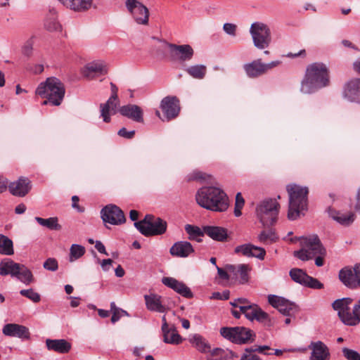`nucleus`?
I'll use <instances>...</instances> for the list:
<instances>
[{
	"instance_id": "obj_1",
	"label": "nucleus",
	"mask_w": 360,
	"mask_h": 360,
	"mask_svg": "<svg viewBox=\"0 0 360 360\" xmlns=\"http://www.w3.org/2000/svg\"><path fill=\"white\" fill-rule=\"evenodd\" d=\"M329 83V70L326 65L316 62L307 65L300 90L304 94H312L328 86Z\"/></svg>"
},
{
	"instance_id": "obj_2",
	"label": "nucleus",
	"mask_w": 360,
	"mask_h": 360,
	"mask_svg": "<svg viewBox=\"0 0 360 360\" xmlns=\"http://www.w3.org/2000/svg\"><path fill=\"white\" fill-rule=\"evenodd\" d=\"M195 199L200 207L214 212H224L229 205L226 193L214 186L200 188L195 195Z\"/></svg>"
},
{
	"instance_id": "obj_3",
	"label": "nucleus",
	"mask_w": 360,
	"mask_h": 360,
	"mask_svg": "<svg viewBox=\"0 0 360 360\" xmlns=\"http://www.w3.org/2000/svg\"><path fill=\"white\" fill-rule=\"evenodd\" d=\"M35 94L42 98H46L41 103L43 105L59 106L64 99L65 89L59 79L51 77L38 85Z\"/></svg>"
},
{
	"instance_id": "obj_4",
	"label": "nucleus",
	"mask_w": 360,
	"mask_h": 360,
	"mask_svg": "<svg viewBox=\"0 0 360 360\" xmlns=\"http://www.w3.org/2000/svg\"><path fill=\"white\" fill-rule=\"evenodd\" d=\"M289 195L288 218L290 220L297 219L301 212L307 209V187L293 184L286 187Z\"/></svg>"
},
{
	"instance_id": "obj_5",
	"label": "nucleus",
	"mask_w": 360,
	"mask_h": 360,
	"mask_svg": "<svg viewBox=\"0 0 360 360\" xmlns=\"http://www.w3.org/2000/svg\"><path fill=\"white\" fill-rule=\"evenodd\" d=\"M134 226L145 236L162 235L167 231L165 220L152 214H146L143 219L134 222Z\"/></svg>"
},
{
	"instance_id": "obj_6",
	"label": "nucleus",
	"mask_w": 360,
	"mask_h": 360,
	"mask_svg": "<svg viewBox=\"0 0 360 360\" xmlns=\"http://www.w3.org/2000/svg\"><path fill=\"white\" fill-rule=\"evenodd\" d=\"M220 335L227 340L237 345L253 342L256 338L255 333L244 326L222 327Z\"/></svg>"
},
{
	"instance_id": "obj_7",
	"label": "nucleus",
	"mask_w": 360,
	"mask_h": 360,
	"mask_svg": "<svg viewBox=\"0 0 360 360\" xmlns=\"http://www.w3.org/2000/svg\"><path fill=\"white\" fill-rule=\"evenodd\" d=\"M280 204L276 199H266L257 205V217L264 226H273L278 219Z\"/></svg>"
},
{
	"instance_id": "obj_8",
	"label": "nucleus",
	"mask_w": 360,
	"mask_h": 360,
	"mask_svg": "<svg viewBox=\"0 0 360 360\" xmlns=\"http://www.w3.org/2000/svg\"><path fill=\"white\" fill-rule=\"evenodd\" d=\"M169 49V60L177 63L183 69L186 68V63L190 61L193 56L194 51L189 44L177 45L163 41Z\"/></svg>"
},
{
	"instance_id": "obj_9",
	"label": "nucleus",
	"mask_w": 360,
	"mask_h": 360,
	"mask_svg": "<svg viewBox=\"0 0 360 360\" xmlns=\"http://www.w3.org/2000/svg\"><path fill=\"white\" fill-rule=\"evenodd\" d=\"M250 32L252 37L254 45L259 49L267 48L271 41V31L269 27L259 22L251 25Z\"/></svg>"
},
{
	"instance_id": "obj_10",
	"label": "nucleus",
	"mask_w": 360,
	"mask_h": 360,
	"mask_svg": "<svg viewBox=\"0 0 360 360\" xmlns=\"http://www.w3.org/2000/svg\"><path fill=\"white\" fill-rule=\"evenodd\" d=\"M240 309L245 317L250 321L255 320L268 328L272 327L274 324V321L270 318L269 315L256 304L240 306Z\"/></svg>"
},
{
	"instance_id": "obj_11",
	"label": "nucleus",
	"mask_w": 360,
	"mask_h": 360,
	"mask_svg": "<svg viewBox=\"0 0 360 360\" xmlns=\"http://www.w3.org/2000/svg\"><path fill=\"white\" fill-rule=\"evenodd\" d=\"M268 302L285 316H295L299 311V307L292 302L278 295H269Z\"/></svg>"
},
{
	"instance_id": "obj_12",
	"label": "nucleus",
	"mask_w": 360,
	"mask_h": 360,
	"mask_svg": "<svg viewBox=\"0 0 360 360\" xmlns=\"http://www.w3.org/2000/svg\"><path fill=\"white\" fill-rule=\"evenodd\" d=\"M125 5L137 24L144 25L148 24L149 11L142 3L137 0H127Z\"/></svg>"
},
{
	"instance_id": "obj_13",
	"label": "nucleus",
	"mask_w": 360,
	"mask_h": 360,
	"mask_svg": "<svg viewBox=\"0 0 360 360\" xmlns=\"http://www.w3.org/2000/svg\"><path fill=\"white\" fill-rule=\"evenodd\" d=\"M111 92L112 94L108 100L105 103L100 105L101 108V117L103 118V122L108 123L110 122V112L112 114H115L117 108L119 105L117 91L118 89L116 85L110 82Z\"/></svg>"
},
{
	"instance_id": "obj_14",
	"label": "nucleus",
	"mask_w": 360,
	"mask_h": 360,
	"mask_svg": "<svg viewBox=\"0 0 360 360\" xmlns=\"http://www.w3.org/2000/svg\"><path fill=\"white\" fill-rule=\"evenodd\" d=\"M280 63L279 60L263 63L261 59H257L244 65V70L249 77L255 78L266 73L269 70L278 66Z\"/></svg>"
},
{
	"instance_id": "obj_15",
	"label": "nucleus",
	"mask_w": 360,
	"mask_h": 360,
	"mask_svg": "<svg viewBox=\"0 0 360 360\" xmlns=\"http://www.w3.org/2000/svg\"><path fill=\"white\" fill-rule=\"evenodd\" d=\"M101 215L105 223L118 225L125 222V217L122 210L115 205H108L101 211Z\"/></svg>"
},
{
	"instance_id": "obj_16",
	"label": "nucleus",
	"mask_w": 360,
	"mask_h": 360,
	"mask_svg": "<svg viewBox=\"0 0 360 360\" xmlns=\"http://www.w3.org/2000/svg\"><path fill=\"white\" fill-rule=\"evenodd\" d=\"M342 95L347 101L360 105V78L354 77L346 82Z\"/></svg>"
},
{
	"instance_id": "obj_17",
	"label": "nucleus",
	"mask_w": 360,
	"mask_h": 360,
	"mask_svg": "<svg viewBox=\"0 0 360 360\" xmlns=\"http://www.w3.org/2000/svg\"><path fill=\"white\" fill-rule=\"evenodd\" d=\"M160 108L167 121L176 117L180 112V102L174 96L165 97L160 103Z\"/></svg>"
},
{
	"instance_id": "obj_18",
	"label": "nucleus",
	"mask_w": 360,
	"mask_h": 360,
	"mask_svg": "<svg viewBox=\"0 0 360 360\" xmlns=\"http://www.w3.org/2000/svg\"><path fill=\"white\" fill-rule=\"evenodd\" d=\"M2 333L6 336L15 337L22 340H30V332L27 327L18 323L5 324Z\"/></svg>"
},
{
	"instance_id": "obj_19",
	"label": "nucleus",
	"mask_w": 360,
	"mask_h": 360,
	"mask_svg": "<svg viewBox=\"0 0 360 360\" xmlns=\"http://www.w3.org/2000/svg\"><path fill=\"white\" fill-rule=\"evenodd\" d=\"M353 300L351 297H343L335 300L332 304V307L335 311H338V315L342 322L347 325V319L350 316L349 305Z\"/></svg>"
},
{
	"instance_id": "obj_20",
	"label": "nucleus",
	"mask_w": 360,
	"mask_h": 360,
	"mask_svg": "<svg viewBox=\"0 0 360 360\" xmlns=\"http://www.w3.org/2000/svg\"><path fill=\"white\" fill-rule=\"evenodd\" d=\"M31 182L25 177H20L8 185L10 193L15 196L24 197L31 189Z\"/></svg>"
},
{
	"instance_id": "obj_21",
	"label": "nucleus",
	"mask_w": 360,
	"mask_h": 360,
	"mask_svg": "<svg viewBox=\"0 0 360 360\" xmlns=\"http://www.w3.org/2000/svg\"><path fill=\"white\" fill-rule=\"evenodd\" d=\"M309 347L311 349L309 360H329V349L323 342H311Z\"/></svg>"
},
{
	"instance_id": "obj_22",
	"label": "nucleus",
	"mask_w": 360,
	"mask_h": 360,
	"mask_svg": "<svg viewBox=\"0 0 360 360\" xmlns=\"http://www.w3.org/2000/svg\"><path fill=\"white\" fill-rule=\"evenodd\" d=\"M119 112L122 115L136 122L143 123L144 121L143 110L137 105L128 104L123 105L120 108Z\"/></svg>"
},
{
	"instance_id": "obj_23",
	"label": "nucleus",
	"mask_w": 360,
	"mask_h": 360,
	"mask_svg": "<svg viewBox=\"0 0 360 360\" xmlns=\"http://www.w3.org/2000/svg\"><path fill=\"white\" fill-rule=\"evenodd\" d=\"M58 1L66 8L78 13L89 11L93 4V0H58Z\"/></svg>"
},
{
	"instance_id": "obj_24",
	"label": "nucleus",
	"mask_w": 360,
	"mask_h": 360,
	"mask_svg": "<svg viewBox=\"0 0 360 360\" xmlns=\"http://www.w3.org/2000/svg\"><path fill=\"white\" fill-rule=\"evenodd\" d=\"M302 243L311 252L312 257L316 255H324L326 254V250L317 236L304 238Z\"/></svg>"
},
{
	"instance_id": "obj_25",
	"label": "nucleus",
	"mask_w": 360,
	"mask_h": 360,
	"mask_svg": "<svg viewBox=\"0 0 360 360\" xmlns=\"http://www.w3.org/2000/svg\"><path fill=\"white\" fill-rule=\"evenodd\" d=\"M193 252L192 245L188 241L176 242L169 250L170 254L177 257H186Z\"/></svg>"
},
{
	"instance_id": "obj_26",
	"label": "nucleus",
	"mask_w": 360,
	"mask_h": 360,
	"mask_svg": "<svg viewBox=\"0 0 360 360\" xmlns=\"http://www.w3.org/2000/svg\"><path fill=\"white\" fill-rule=\"evenodd\" d=\"M204 232L212 240L219 242H224L227 240V229L217 226H203Z\"/></svg>"
},
{
	"instance_id": "obj_27",
	"label": "nucleus",
	"mask_w": 360,
	"mask_h": 360,
	"mask_svg": "<svg viewBox=\"0 0 360 360\" xmlns=\"http://www.w3.org/2000/svg\"><path fill=\"white\" fill-rule=\"evenodd\" d=\"M161 298V296L157 294L146 295L144 300L146 308L151 311L165 312L166 307L162 304Z\"/></svg>"
},
{
	"instance_id": "obj_28",
	"label": "nucleus",
	"mask_w": 360,
	"mask_h": 360,
	"mask_svg": "<svg viewBox=\"0 0 360 360\" xmlns=\"http://www.w3.org/2000/svg\"><path fill=\"white\" fill-rule=\"evenodd\" d=\"M328 212L333 219L343 226L350 225L355 219V214L352 212L342 213L331 207H328Z\"/></svg>"
},
{
	"instance_id": "obj_29",
	"label": "nucleus",
	"mask_w": 360,
	"mask_h": 360,
	"mask_svg": "<svg viewBox=\"0 0 360 360\" xmlns=\"http://www.w3.org/2000/svg\"><path fill=\"white\" fill-rule=\"evenodd\" d=\"M46 345L49 350L60 354H66L71 349V344L64 339L46 340Z\"/></svg>"
},
{
	"instance_id": "obj_30",
	"label": "nucleus",
	"mask_w": 360,
	"mask_h": 360,
	"mask_svg": "<svg viewBox=\"0 0 360 360\" xmlns=\"http://www.w3.org/2000/svg\"><path fill=\"white\" fill-rule=\"evenodd\" d=\"M339 278L347 288L356 289V272L352 268L347 266L342 269L339 272Z\"/></svg>"
},
{
	"instance_id": "obj_31",
	"label": "nucleus",
	"mask_w": 360,
	"mask_h": 360,
	"mask_svg": "<svg viewBox=\"0 0 360 360\" xmlns=\"http://www.w3.org/2000/svg\"><path fill=\"white\" fill-rule=\"evenodd\" d=\"M20 264L14 262L11 259H5L0 262V275H11L15 277L18 275Z\"/></svg>"
},
{
	"instance_id": "obj_32",
	"label": "nucleus",
	"mask_w": 360,
	"mask_h": 360,
	"mask_svg": "<svg viewBox=\"0 0 360 360\" xmlns=\"http://www.w3.org/2000/svg\"><path fill=\"white\" fill-rule=\"evenodd\" d=\"M163 334V341L167 344L172 345H179L181 343L182 338L181 335L178 333L175 327L173 326L167 329L165 332H162Z\"/></svg>"
},
{
	"instance_id": "obj_33",
	"label": "nucleus",
	"mask_w": 360,
	"mask_h": 360,
	"mask_svg": "<svg viewBox=\"0 0 360 360\" xmlns=\"http://www.w3.org/2000/svg\"><path fill=\"white\" fill-rule=\"evenodd\" d=\"M107 68L105 63L102 61H94L90 63H88L85 66V75L86 76H90L92 73L99 74V75H105L107 73Z\"/></svg>"
},
{
	"instance_id": "obj_34",
	"label": "nucleus",
	"mask_w": 360,
	"mask_h": 360,
	"mask_svg": "<svg viewBox=\"0 0 360 360\" xmlns=\"http://www.w3.org/2000/svg\"><path fill=\"white\" fill-rule=\"evenodd\" d=\"M191 342L195 347L202 353H208L211 352V347L208 342L202 335L195 334L191 339Z\"/></svg>"
},
{
	"instance_id": "obj_35",
	"label": "nucleus",
	"mask_w": 360,
	"mask_h": 360,
	"mask_svg": "<svg viewBox=\"0 0 360 360\" xmlns=\"http://www.w3.org/2000/svg\"><path fill=\"white\" fill-rule=\"evenodd\" d=\"M183 70H184L190 76L198 79H203L207 72V68L203 65H195L190 67L186 66Z\"/></svg>"
},
{
	"instance_id": "obj_36",
	"label": "nucleus",
	"mask_w": 360,
	"mask_h": 360,
	"mask_svg": "<svg viewBox=\"0 0 360 360\" xmlns=\"http://www.w3.org/2000/svg\"><path fill=\"white\" fill-rule=\"evenodd\" d=\"M14 253L13 243L8 236L0 234V254L4 255H12Z\"/></svg>"
},
{
	"instance_id": "obj_37",
	"label": "nucleus",
	"mask_w": 360,
	"mask_h": 360,
	"mask_svg": "<svg viewBox=\"0 0 360 360\" xmlns=\"http://www.w3.org/2000/svg\"><path fill=\"white\" fill-rule=\"evenodd\" d=\"M185 231L188 234V239L197 242H201V238L205 234L203 229L201 230L198 226L191 224H186L185 226Z\"/></svg>"
},
{
	"instance_id": "obj_38",
	"label": "nucleus",
	"mask_w": 360,
	"mask_h": 360,
	"mask_svg": "<svg viewBox=\"0 0 360 360\" xmlns=\"http://www.w3.org/2000/svg\"><path fill=\"white\" fill-rule=\"evenodd\" d=\"M35 220L42 226H45L50 230L59 231L61 229V226L58 224L57 217H49L44 219L39 217H36Z\"/></svg>"
},
{
	"instance_id": "obj_39",
	"label": "nucleus",
	"mask_w": 360,
	"mask_h": 360,
	"mask_svg": "<svg viewBox=\"0 0 360 360\" xmlns=\"http://www.w3.org/2000/svg\"><path fill=\"white\" fill-rule=\"evenodd\" d=\"M289 275L293 281L303 286H304V284L307 281V278L309 276L305 271L298 268H293L290 269Z\"/></svg>"
},
{
	"instance_id": "obj_40",
	"label": "nucleus",
	"mask_w": 360,
	"mask_h": 360,
	"mask_svg": "<svg viewBox=\"0 0 360 360\" xmlns=\"http://www.w3.org/2000/svg\"><path fill=\"white\" fill-rule=\"evenodd\" d=\"M278 237L272 229L262 231L258 236V240L264 244L273 243L278 240Z\"/></svg>"
},
{
	"instance_id": "obj_41",
	"label": "nucleus",
	"mask_w": 360,
	"mask_h": 360,
	"mask_svg": "<svg viewBox=\"0 0 360 360\" xmlns=\"http://www.w3.org/2000/svg\"><path fill=\"white\" fill-rule=\"evenodd\" d=\"M360 323V299L354 305L349 319H347V326H354Z\"/></svg>"
},
{
	"instance_id": "obj_42",
	"label": "nucleus",
	"mask_w": 360,
	"mask_h": 360,
	"mask_svg": "<svg viewBox=\"0 0 360 360\" xmlns=\"http://www.w3.org/2000/svg\"><path fill=\"white\" fill-rule=\"evenodd\" d=\"M18 275L15 277L25 284H30L33 281V275L25 266L20 264Z\"/></svg>"
},
{
	"instance_id": "obj_43",
	"label": "nucleus",
	"mask_w": 360,
	"mask_h": 360,
	"mask_svg": "<svg viewBox=\"0 0 360 360\" xmlns=\"http://www.w3.org/2000/svg\"><path fill=\"white\" fill-rule=\"evenodd\" d=\"M85 248L84 246L72 244L70 249V260L71 262L78 259L85 254Z\"/></svg>"
},
{
	"instance_id": "obj_44",
	"label": "nucleus",
	"mask_w": 360,
	"mask_h": 360,
	"mask_svg": "<svg viewBox=\"0 0 360 360\" xmlns=\"http://www.w3.org/2000/svg\"><path fill=\"white\" fill-rule=\"evenodd\" d=\"M212 176L199 170H195L188 175V181H197L200 182L210 181Z\"/></svg>"
},
{
	"instance_id": "obj_45",
	"label": "nucleus",
	"mask_w": 360,
	"mask_h": 360,
	"mask_svg": "<svg viewBox=\"0 0 360 360\" xmlns=\"http://www.w3.org/2000/svg\"><path fill=\"white\" fill-rule=\"evenodd\" d=\"M252 250H259V249L257 248V246L254 245L250 243H248V244H244V245L237 246L235 248L234 252L236 254L240 253L243 256L250 257V255H252ZM260 251H262V250H260Z\"/></svg>"
},
{
	"instance_id": "obj_46",
	"label": "nucleus",
	"mask_w": 360,
	"mask_h": 360,
	"mask_svg": "<svg viewBox=\"0 0 360 360\" xmlns=\"http://www.w3.org/2000/svg\"><path fill=\"white\" fill-rule=\"evenodd\" d=\"M162 283L167 287L174 290L176 292L178 289L182 286L183 283V282L179 281L173 277H163Z\"/></svg>"
},
{
	"instance_id": "obj_47",
	"label": "nucleus",
	"mask_w": 360,
	"mask_h": 360,
	"mask_svg": "<svg viewBox=\"0 0 360 360\" xmlns=\"http://www.w3.org/2000/svg\"><path fill=\"white\" fill-rule=\"evenodd\" d=\"M20 294L35 303L39 302L41 300L40 295L34 291L32 288L21 290Z\"/></svg>"
},
{
	"instance_id": "obj_48",
	"label": "nucleus",
	"mask_w": 360,
	"mask_h": 360,
	"mask_svg": "<svg viewBox=\"0 0 360 360\" xmlns=\"http://www.w3.org/2000/svg\"><path fill=\"white\" fill-rule=\"evenodd\" d=\"M245 204V200L240 193H238L236 196V202L234 207V215L237 217L241 216V210Z\"/></svg>"
},
{
	"instance_id": "obj_49",
	"label": "nucleus",
	"mask_w": 360,
	"mask_h": 360,
	"mask_svg": "<svg viewBox=\"0 0 360 360\" xmlns=\"http://www.w3.org/2000/svg\"><path fill=\"white\" fill-rule=\"evenodd\" d=\"M248 266L240 264L238 267L237 274L240 277V283H245L248 281Z\"/></svg>"
},
{
	"instance_id": "obj_50",
	"label": "nucleus",
	"mask_w": 360,
	"mask_h": 360,
	"mask_svg": "<svg viewBox=\"0 0 360 360\" xmlns=\"http://www.w3.org/2000/svg\"><path fill=\"white\" fill-rule=\"evenodd\" d=\"M306 283L304 287H307L311 289L320 290L323 288V284L321 283L317 278L312 276H308L307 278Z\"/></svg>"
},
{
	"instance_id": "obj_51",
	"label": "nucleus",
	"mask_w": 360,
	"mask_h": 360,
	"mask_svg": "<svg viewBox=\"0 0 360 360\" xmlns=\"http://www.w3.org/2000/svg\"><path fill=\"white\" fill-rule=\"evenodd\" d=\"M306 283L304 287H307L311 289L320 290L323 288V284L321 283L317 278L312 276H308L307 278Z\"/></svg>"
},
{
	"instance_id": "obj_52",
	"label": "nucleus",
	"mask_w": 360,
	"mask_h": 360,
	"mask_svg": "<svg viewBox=\"0 0 360 360\" xmlns=\"http://www.w3.org/2000/svg\"><path fill=\"white\" fill-rule=\"evenodd\" d=\"M342 354L347 360H360L359 353L352 349L342 348Z\"/></svg>"
},
{
	"instance_id": "obj_53",
	"label": "nucleus",
	"mask_w": 360,
	"mask_h": 360,
	"mask_svg": "<svg viewBox=\"0 0 360 360\" xmlns=\"http://www.w3.org/2000/svg\"><path fill=\"white\" fill-rule=\"evenodd\" d=\"M271 348L267 345H262V346H257L254 345L250 347H247L245 349V352L249 354H254L255 352H258L260 354H267L269 355V353H266V350H270Z\"/></svg>"
},
{
	"instance_id": "obj_54",
	"label": "nucleus",
	"mask_w": 360,
	"mask_h": 360,
	"mask_svg": "<svg viewBox=\"0 0 360 360\" xmlns=\"http://www.w3.org/2000/svg\"><path fill=\"white\" fill-rule=\"evenodd\" d=\"M34 41L32 38L29 39L25 41L22 47V53L24 56L30 57L32 54Z\"/></svg>"
},
{
	"instance_id": "obj_55",
	"label": "nucleus",
	"mask_w": 360,
	"mask_h": 360,
	"mask_svg": "<svg viewBox=\"0 0 360 360\" xmlns=\"http://www.w3.org/2000/svg\"><path fill=\"white\" fill-rule=\"evenodd\" d=\"M294 256L302 261H307L311 259L313 257L311 252L307 249H301L294 252Z\"/></svg>"
},
{
	"instance_id": "obj_56",
	"label": "nucleus",
	"mask_w": 360,
	"mask_h": 360,
	"mask_svg": "<svg viewBox=\"0 0 360 360\" xmlns=\"http://www.w3.org/2000/svg\"><path fill=\"white\" fill-rule=\"evenodd\" d=\"M44 268L51 271H55L58 268V264L56 259L48 258L44 263Z\"/></svg>"
},
{
	"instance_id": "obj_57",
	"label": "nucleus",
	"mask_w": 360,
	"mask_h": 360,
	"mask_svg": "<svg viewBox=\"0 0 360 360\" xmlns=\"http://www.w3.org/2000/svg\"><path fill=\"white\" fill-rule=\"evenodd\" d=\"M176 292L187 299H191L193 297V293L184 283H182V286L178 289Z\"/></svg>"
},
{
	"instance_id": "obj_58",
	"label": "nucleus",
	"mask_w": 360,
	"mask_h": 360,
	"mask_svg": "<svg viewBox=\"0 0 360 360\" xmlns=\"http://www.w3.org/2000/svg\"><path fill=\"white\" fill-rule=\"evenodd\" d=\"M45 27L49 31H58L60 30L61 26L59 22L55 19H50L46 21Z\"/></svg>"
},
{
	"instance_id": "obj_59",
	"label": "nucleus",
	"mask_w": 360,
	"mask_h": 360,
	"mask_svg": "<svg viewBox=\"0 0 360 360\" xmlns=\"http://www.w3.org/2000/svg\"><path fill=\"white\" fill-rule=\"evenodd\" d=\"M117 134L126 139H132L134 137L135 131H128L125 127H122L118 131Z\"/></svg>"
},
{
	"instance_id": "obj_60",
	"label": "nucleus",
	"mask_w": 360,
	"mask_h": 360,
	"mask_svg": "<svg viewBox=\"0 0 360 360\" xmlns=\"http://www.w3.org/2000/svg\"><path fill=\"white\" fill-rule=\"evenodd\" d=\"M236 29L237 26L235 24L233 23H224L223 26L224 31L231 35V36H236Z\"/></svg>"
},
{
	"instance_id": "obj_61",
	"label": "nucleus",
	"mask_w": 360,
	"mask_h": 360,
	"mask_svg": "<svg viewBox=\"0 0 360 360\" xmlns=\"http://www.w3.org/2000/svg\"><path fill=\"white\" fill-rule=\"evenodd\" d=\"M26 69L28 71L37 75L44 71V65L41 64L27 65Z\"/></svg>"
},
{
	"instance_id": "obj_62",
	"label": "nucleus",
	"mask_w": 360,
	"mask_h": 360,
	"mask_svg": "<svg viewBox=\"0 0 360 360\" xmlns=\"http://www.w3.org/2000/svg\"><path fill=\"white\" fill-rule=\"evenodd\" d=\"M123 315H128V314L126 311H124L122 309H120L119 310H116L115 311L112 312V315L111 317V322L112 323H116L117 321H118L120 320V319Z\"/></svg>"
},
{
	"instance_id": "obj_63",
	"label": "nucleus",
	"mask_w": 360,
	"mask_h": 360,
	"mask_svg": "<svg viewBox=\"0 0 360 360\" xmlns=\"http://www.w3.org/2000/svg\"><path fill=\"white\" fill-rule=\"evenodd\" d=\"M257 248L262 250V252L260 250H252V255H250V257H257L259 259H264V257L266 255V250L263 248H261V247L257 246Z\"/></svg>"
},
{
	"instance_id": "obj_64",
	"label": "nucleus",
	"mask_w": 360,
	"mask_h": 360,
	"mask_svg": "<svg viewBox=\"0 0 360 360\" xmlns=\"http://www.w3.org/2000/svg\"><path fill=\"white\" fill-rule=\"evenodd\" d=\"M240 360H262L260 357L255 354L244 352Z\"/></svg>"
}]
</instances>
